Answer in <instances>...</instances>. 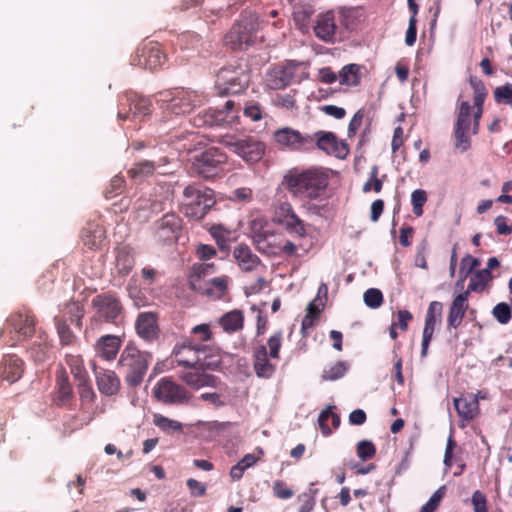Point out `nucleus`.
Instances as JSON below:
<instances>
[{"label":"nucleus","instance_id":"nucleus-8","mask_svg":"<svg viewBox=\"0 0 512 512\" xmlns=\"http://www.w3.org/2000/svg\"><path fill=\"white\" fill-rule=\"evenodd\" d=\"M227 155L216 147H211L195 156L192 172L204 179H212L225 171Z\"/></svg>","mask_w":512,"mask_h":512},{"label":"nucleus","instance_id":"nucleus-30","mask_svg":"<svg viewBox=\"0 0 512 512\" xmlns=\"http://www.w3.org/2000/svg\"><path fill=\"white\" fill-rule=\"evenodd\" d=\"M454 406L457 410L458 416L465 420H473L479 413L478 397L474 394H469L466 397L454 399Z\"/></svg>","mask_w":512,"mask_h":512},{"label":"nucleus","instance_id":"nucleus-20","mask_svg":"<svg viewBox=\"0 0 512 512\" xmlns=\"http://www.w3.org/2000/svg\"><path fill=\"white\" fill-rule=\"evenodd\" d=\"M36 320L28 309L19 310L9 316L7 327H11L19 336L31 337L35 332Z\"/></svg>","mask_w":512,"mask_h":512},{"label":"nucleus","instance_id":"nucleus-50","mask_svg":"<svg viewBox=\"0 0 512 512\" xmlns=\"http://www.w3.org/2000/svg\"><path fill=\"white\" fill-rule=\"evenodd\" d=\"M243 114L252 121H259L263 118L264 108L257 101H247L243 107Z\"/></svg>","mask_w":512,"mask_h":512},{"label":"nucleus","instance_id":"nucleus-11","mask_svg":"<svg viewBox=\"0 0 512 512\" xmlns=\"http://www.w3.org/2000/svg\"><path fill=\"white\" fill-rule=\"evenodd\" d=\"M273 139L283 150L311 151L314 149V137L312 135H303L298 130L290 127L276 130L273 134Z\"/></svg>","mask_w":512,"mask_h":512},{"label":"nucleus","instance_id":"nucleus-34","mask_svg":"<svg viewBox=\"0 0 512 512\" xmlns=\"http://www.w3.org/2000/svg\"><path fill=\"white\" fill-rule=\"evenodd\" d=\"M135 265V258L132 250L128 246L117 250L116 270L121 276H127Z\"/></svg>","mask_w":512,"mask_h":512},{"label":"nucleus","instance_id":"nucleus-54","mask_svg":"<svg viewBox=\"0 0 512 512\" xmlns=\"http://www.w3.org/2000/svg\"><path fill=\"white\" fill-rule=\"evenodd\" d=\"M283 334L281 331H276L267 340V346L269 348V357L271 359L280 358V349L282 346Z\"/></svg>","mask_w":512,"mask_h":512},{"label":"nucleus","instance_id":"nucleus-23","mask_svg":"<svg viewBox=\"0 0 512 512\" xmlns=\"http://www.w3.org/2000/svg\"><path fill=\"white\" fill-rule=\"evenodd\" d=\"M97 388L105 396L117 395L121 388V381L118 375L107 369L95 370Z\"/></svg>","mask_w":512,"mask_h":512},{"label":"nucleus","instance_id":"nucleus-49","mask_svg":"<svg viewBox=\"0 0 512 512\" xmlns=\"http://www.w3.org/2000/svg\"><path fill=\"white\" fill-rule=\"evenodd\" d=\"M376 446L370 440H361L357 443L356 453L358 458L365 462L376 455Z\"/></svg>","mask_w":512,"mask_h":512},{"label":"nucleus","instance_id":"nucleus-21","mask_svg":"<svg viewBox=\"0 0 512 512\" xmlns=\"http://www.w3.org/2000/svg\"><path fill=\"white\" fill-rule=\"evenodd\" d=\"M253 368L255 374L260 378L268 379L272 377L276 370L275 364L271 362L267 347L260 344L253 349Z\"/></svg>","mask_w":512,"mask_h":512},{"label":"nucleus","instance_id":"nucleus-17","mask_svg":"<svg viewBox=\"0 0 512 512\" xmlns=\"http://www.w3.org/2000/svg\"><path fill=\"white\" fill-rule=\"evenodd\" d=\"M312 137H314V148L326 154L343 159L349 153L348 145L344 141H339L333 132L318 131Z\"/></svg>","mask_w":512,"mask_h":512},{"label":"nucleus","instance_id":"nucleus-18","mask_svg":"<svg viewBox=\"0 0 512 512\" xmlns=\"http://www.w3.org/2000/svg\"><path fill=\"white\" fill-rule=\"evenodd\" d=\"M469 84L473 90V124H472V134L476 135L479 132L480 127V119L483 115V105L485 99L488 95L487 88L484 82L476 76H471L469 78Z\"/></svg>","mask_w":512,"mask_h":512},{"label":"nucleus","instance_id":"nucleus-57","mask_svg":"<svg viewBox=\"0 0 512 512\" xmlns=\"http://www.w3.org/2000/svg\"><path fill=\"white\" fill-rule=\"evenodd\" d=\"M363 298L365 304L372 309L379 308L384 300L382 292L377 288H369L366 290Z\"/></svg>","mask_w":512,"mask_h":512},{"label":"nucleus","instance_id":"nucleus-43","mask_svg":"<svg viewBox=\"0 0 512 512\" xmlns=\"http://www.w3.org/2000/svg\"><path fill=\"white\" fill-rule=\"evenodd\" d=\"M296 66L294 64H287L279 69L274 71L276 80L271 87L274 89L283 88L291 83V80L294 77V71Z\"/></svg>","mask_w":512,"mask_h":512},{"label":"nucleus","instance_id":"nucleus-38","mask_svg":"<svg viewBox=\"0 0 512 512\" xmlns=\"http://www.w3.org/2000/svg\"><path fill=\"white\" fill-rule=\"evenodd\" d=\"M491 280L492 274L488 269L479 270L471 275L468 289L465 292H468V297L470 292H482Z\"/></svg>","mask_w":512,"mask_h":512},{"label":"nucleus","instance_id":"nucleus-56","mask_svg":"<svg viewBox=\"0 0 512 512\" xmlns=\"http://www.w3.org/2000/svg\"><path fill=\"white\" fill-rule=\"evenodd\" d=\"M492 315L500 324H507L511 320L512 310L507 303L500 302L494 306Z\"/></svg>","mask_w":512,"mask_h":512},{"label":"nucleus","instance_id":"nucleus-2","mask_svg":"<svg viewBox=\"0 0 512 512\" xmlns=\"http://www.w3.org/2000/svg\"><path fill=\"white\" fill-rule=\"evenodd\" d=\"M173 357L178 366L192 370H215L221 364V358L216 349L204 344H192L190 341L176 345Z\"/></svg>","mask_w":512,"mask_h":512},{"label":"nucleus","instance_id":"nucleus-10","mask_svg":"<svg viewBox=\"0 0 512 512\" xmlns=\"http://www.w3.org/2000/svg\"><path fill=\"white\" fill-rule=\"evenodd\" d=\"M471 105L469 101L460 102L456 121L453 128L454 146L460 152H465L471 147Z\"/></svg>","mask_w":512,"mask_h":512},{"label":"nucleus","instance_id":"nucleus-41","mask_svg":"<svg viewBox=\"0 0 512 512\" xmlns=\"http://www.w3.org/2000/svg\"><path fill=\"white\" fill-rule=\"evenodd\" d=\"M295 211L288 200H278L273 204V223L280 225Z\"/></svg>","mask_w":512,"mask_h":512},{"label":"nucleus","instance_id":"nucleus-29","mask_svg":"<svg viewBox=\"0 0 512 512\" xmlns=\"http://www.w3.org/2000/svg\"><path fill=\"white\" fill-rule=\"evenodd\" d=\"M229 277L226 275L215 277L210 282L201 284V289H193L194 291L207 296L208 298L219 300L228 290Z\"/></svg>","mask_w":512,"mask_h":512},{"label":"nucleus","instance_id":"nucleus-64","mask_svg":"<svg viewBox=\"0 0 512 512\" xmlns=\"http://www.w3.org/2000/svg\"><path fill=\"white\" fill-rule=\"evenodd\" d=\"M297 500L300 503L298 512H310L315 506V499L308 492L299 494Z\"/></svg>","mask_w":512,"mask_h":512},{"label":"nucleus","instance_id":"nucleus-28","mask_svg":"<svg viewBox=\"0 0 512 512\" xmlns=\"http://www.w3.org/2000/svg\"><path fill=\"white\" fill-rule=\"evenodd\" d=\"M121 339L115 335H104L95 344L96 354L104 360H114L121 347Z\"/></svg>","mask_w":512,"mask_h":512},{"label":"nucleus","instance_id":"nucleus-61","mask_svg":"<svg viewBox=\"0 0 512 512\" xmlns=\"http://www.w3.org/2000/svg\"><path fill=\"white\" fill-rule=\"evenodd\" d=\"M471 502L474 512H488L487 498L480 490H476L472 494Z\"/></svg>","mask_w":512,"mask_h":512},{"label":"nucleus","instance_id":"nucleus-60","mask_svg":"<svg viewBox=\"0 0 512 512\" xmlns=\"http://www.w3.org/2000/svg\"><path fill=\"white\" fill-rule=\"evenodd\" d=\"M273 494L276 498L286 500L294 495V492L287 484L282 480H276L272 486Z\"/></svg>","mask_w":512,"mask_h":512},{"label":"nucleus","instance_id":"nucleus-13","mask_svg":"<svg viewBox=\"0 0 512 512\" xmlns=\"http://www.w3.org/2000/svg\"><path fill=\"white\" fill-rule=\"evenodd\" d=\"M155 398L165 404H184L187 403L191 394L180 384L170 378H161L153 389Z\"/></svg>","mask_w":512,"mask_h":512},{"label":"nucleus","instance_id":"nucleus-40","mask_svg":"<svg viewBox=\"0 0 512 512\" xmlns=\"http://www.w3.org/2000/svg\"><path fill=\"white\" fill-rule=\"evenodd\" d=\"M156 165H160L159 163L156 164L154 161L149 160H143L135 163L129 170L128 175L132 179H142L145 177H148L154 173Z\"/></svg>","mask_w":512,"mask_h":512},{"label":"nucleus","instance_id":"nucleus-42","mask_svg":"<svg viewBox=\"0 0 512 512\" xmlns=\"http://www.w3.org/2000/svg\"><path fill=\"white\" fill-rule=\"evenodd\" d=\"M229 37L239 46H249L253 43L252 33L247 29V26L242 23H237L232 27Z\"/></svg>","mask_w":512,"mask_h":512},{"label":"nucleus","instance_id":"nucleus-36","mask_svg":"<svg viewBox=\"0 0 512 512\" xmlns=\"http://www.w3.org/2000/svg\"><path fill=\"white\" fill-rule=\"evenodd\" d=\"M215 271L213 263H195L192 266L189 283L191 289H201L202 278Z\"/></svg>","mask_w":512,"mask_h":512},{"label":"nucleus","instance_id":"nucleus-48","mask_svg":"<svg viewBox=\"0 0 512 512\" xmlns=\"http://www.w3.org/2000/svg\"><path fill=\"white\" fill-rule=\"evenodd\" d=\"M153 422L159 429L165 432L182 431V424L180 422L169 419L161 414H155Z\"/></svg>","mask_w":512,"mask_h":512},{"label":"nucleus","instance_id":"nucleus-9","mask_svg":"<svg viewBox=\"0 0 512 512\" xmlns=\"http://www.w3.org/2000/svg\"><path fill=\"white\" fill-rule=\"evenodd\" d=\"M248 84L249 77L241 66H225L216 75L215 88L220 95L240 93Z\"/></svg>","mask_w":512,"mask_h":512},{"label":"nucleus","instance_id":"nucleus-51","mask_svg":"<svg viewBox=\"0 0 512 512\" xmlns=\"http://www.w3.org/2000/svg\"><path fill=\"white\" fill-rule=\"evenodd\" d=\"M347 371V366L345 362L338 361L331 367L324 369L322 374V379L324 381H335L344 376Z\"/></svg>","mask_w":512,"mask_h":512},{"label":"nucleus","instance_id":"nucleus-3","mask_svg":"<svg viewBox=\"0 0 512 512\" xmlns=\"http://www.w3.org/2000/svg\"><path fill=\"white\" fill-rule=\"evenodd\" d=\"M216 204L214 191L198 184L187 185L182 193L181 210L184 215L200 220Z\"/></svg>","mask_w":512,"mask_h":512},{"label":"nucleus","instance_id":"nucleus-12","mask_svg":"<svg viewBox=\"0 0 512 512\" xmlns=\"http://www.w3.org/2000/svg\"><path fill=\"white\" fill-rule=\"evenodd\" d=\"M182 230V219L174 212H168L154 224L153 236L159 244L176 242Z\"/></svg>","mask_w":512,"mask_h":512},{"label":"nucleus","instance_id":"nucleus-37","mask_svg":"<svg viewBox=\"0 0 512 512\" xmlns=\"http://www.w3.org/2000/svg\"><path fill=\"white\" fill-rule=\"evenodd\" d=\"M339 82L345 86H357L361 81L360 65L348 64L339 72Z\"/></svg>","mask_w":512,"mask_h":512},{"label":"nucleus","instance_id":"nucleus-32","mask_svg":"<svg viewBox=\"0 0 512 512\" xmlns=\"http://www.w3.org/2000/svg\"><path fill=\"white\" fill-rule=\"evenodd\" d=\"M179 378L190 388L198 390L205 386H215V378L201 370L186 371Z\"/></svg>","mask_w":512,"mask_h":512},{"label":"nucleus","instance_id":"nucleus-44","mask_svg":"<svg viewBox=\"0 0 512 512\" xmlns=\"http://www.w3.org/2000/svg\"><path fill=\"white\" fill-rule=\"evenodd\" d=\"M378 175H379L378 166L377 165L372 166L370 169V172H369V177L362 187V191L364 193H368L370 191H374L375 193L381 192V190L383 188V179L386 177V175H383L382 178H379Z\"/></svg>","mask_w":512,"mask_h":512},{"label":"nucleus","instance_id":"nucleus-19","mask_svg":"<svg viewBox=\"0 0 512 512\" xmlns=\"http://www.w3.org/2000/svg\"><path fill=\"white\" fill-rule=\"evenodd\" d=\"M443 306L438 301H432L429 304L426 317L425 324L423 329V338L421 344V356L425 357L428 352V347L430 341L433 337L434 330L438 321L441 320Z\"/></svg>","mask_w":512,"mask_h":512},{"label":"nucleus","instance_id":"nucleus-35","mask_svg":"<svg viewBox=\"0 0 512 512\" xmlns=\"http://www.w3.org/2000/svg\"><path fill=\"white\" fill-rule=\"evenodd\" d=\"M279 226L283 227L284 230L290 235L300 239L305 238L308 234V225L302 219H300V217L296 213L288 217Z\"/></svg>","mask_w":512,"mask_h":512},{"label":"nucleus","instance_id":"nucleus-62","mask_svg":"<svg viewBox=\"0 0 512 512\" xmlns=\"http://www.w3.org/2000/svg\"><path fill=\"white\" fill-rule=\"evenodd\" d=\"M365 117V110L363 108L356 111L348 125V136H355L357 131L360 129Z\"/></svg>","mask_w":512,"mask_h":512},{"label":"nucleus","instance_id":"nucleus-15","mask_svg":"<svg viewBox=\"0 0 512 512\" xmlns=\"http://www.w3.org/2000/svg\"><path fill=\"white\" fill-rule=\"evenodd\" d=\"M151 101L136 93H126L120 99L118 118L121 120L133 119L138 116L150 114Z\"/></svg>","mask_w":512,"mask_h":512},{"label":"nucleus","instance_id":"nucleus-47","mask_svg":"<svg viewBox=\"0 0 512 512\" xmlns=\"http://www.w3.org/2000/svg\"><path fill=\"white\" fill-rule=\"evenodd\" d=\"M66 309L70 322L81 329L82 319L85 314L84 306L77 301H72L66 305Z\"/></svg>","mask_w":512,"mask_h":512},{"label":"nucleus","instance_id":"nucleus-63","mask_svg":"<svg viewBox=\"0 0 512 512\" xmlns=\"http://www.w3.org/2000/svg\"><path fill=\"white\" fill-rule=\"evenodd\" d=\"M216 249L207 244H199L195 249V254L199 260L206 262L216 255Z\"/></svg>","mask_w":512,"mask_h":512},{"label":"nucleus","instance_id":"nucleus-16","mask_svg":"<svg viewBox=\"0 0 512 512\" xmlns=\"http://www.w3.org/2000/svg\"><path fill=\"white\" fill-rule=\"evenodd\" d=\"M221 142L246 162H256L264 154L263 145L251 138L235 140L233 137H224Z\"/></svg>","mask_w":512,"mask_h":512},{"label":"nucleus","instance_id":"nucleus-45","mask_svg":"<svg viewBox=\"0 0 512 512\" xmlns=\"http://www.w3.org/2000/svg\"><path fill=\"white\" fill-rule=\"evenodd\" d=\"M54 322L57 328V333L60 339V343L62 345H71L76 340V336L73 334L71 329L69 328L66 320L59 316L54 318Z\"/></svg>","mask_w":512,"mask_h":512},{"label":"nucleus","instance_id":"nucleus-59","mask_svg":"<svg viewBox=\"0 0 512 512\" xmlns=\"http://www.w3.org/2000/svg\"><path fill=\"white\" fill-rule=\"evenodd\" d=\"M125 185V180L121 176H114L111 180L109 185L105 188L104 196L107 199H111L114 196L120 194Z\"/></svg>","mask_w":512,"mask_h":512},{"label":"nucleus","instance_id":"nucleus-25","mask_svg":"<svg viewBox=\"0 0 512 512\" xmlns=\"http://www.w3.org/2000/svg\"><path fill=\"white\" fill-rule=\"evenodd\" d=\"M23 361L16 355H7L0 363V381H7L10 384L18 381L24 372Z\"/></svg>","mask_w":512,"mask_h":512},{"label":"nucleus","instance_id":"nucleus-53","mask_svg":"<svg viewBox=\"0 0 512 512\" xmlns=\"http://www.w3.org/2000/svg\"><path fill=\"white\" fill-rule=\"evenodd\" d=\"M210 234L215 239L220 250L226 251L229 248V232L221 225L210 228Z\"/></svg>","mask_w":512,"mask_h":512},{"label":"nucleus","instance_id":"nucleus-39","mask_svg":"<svg viewBox=\"0 0 512 512\" xmlns=\"http://www.w3.org/2000/svg\"><path fill=\"white\" fill-rule=\"evenodd\" d=\"M56 385L59 400L61 402L69 400L73 394V391L69 382L68 375L63 368H61L56 373Z\"/></svg>","mask_w":512,"mask_h":512},{"label":"nucleus","instance_id":"nucleus-58","mask_svg":"<svg viewBox=\"0 0 512 512\" xmlns=\"http://www.w3.org/2000/svg\"><path fill=\"white\" fill-rule=\"evenodd\" d=\"M479 265V260L471 255H466L460 263V281H464L468 275Z\"/></svg>","mask_w":512,"mask_h":512},{"label":"nucleus","instance_id":"nucleus-55","mask_svg":"<svg viewBox=\"0 0 512 512\" xmlns=\"http://www.w3.org/2000/svg\"><path fill=\"white\" fill-rule=\"evenodd\" d=\"M427 202V193L425 190L417 189L411 194V203L413 206V213L420 217L423 215V206Z\"/></svg>","mask_w":512,"mask_h":512},{"label":"nucleus","instance_id":"nucleus-4","mask_svg":"<svg viewBox=\"0 0 512 512\" xmlns=\"http://www.w3.org/2000/svg\"><path fill=\"white\" fill-rule=\"evenodd\" d=\"M152 355L128 344L122 351L118 365L124 370L125 382L130 387L139 386L146 375Z\"/></svg>","mask_w":512,"mask_h":512},{"label":"nucleus","instance_id":"nucleus-6","mask_svg":"<svg viewBox=\"0 0 512 512\" xmlns=\"http://www.w3.org/2000/svg\"><path fill=\"white\" fill-rule=\"evenodd\" d=\"M91 306L95 313L91 317V324L119 325L124 317V307L115 292H104L93 297Z\"/></svg>","mask_w":512,"mask_h":512},{"label":"nucleus","instance_id":"nucleus-26","mask_svg":"<svg viewBox=\"0 0 512 512\" xmlns=\"http://www.w3.org/2000/svg\"><path fill=\"white\" fill-rule=\"evenodd\" d=\"M336 31L337 25L332 12H327L317 17L314 25V32L317 38L324 42H333Z\"/></svg>","mask_w":512,"mask_h":512},{"label":"nucleus","instance_id":"nucleus-14","mask_svg":"<svg viewBox=\"0 0 512 512\" xmlns=\"http://www.w3.org/2000/svg\"><path fill=\"white\" fill-rule=\"evenodd\" d=\"M166 61V55L157 42H149L140 46L131 57V64L144 69L155 70Z\"/></svg>","mask_w":512,"mask_h":512},{"label":"nucleus","instance_id":"nucleus-52","mask_svg":"<svg viewBox=\"0 0 512 512\" xmlns=\"http://www.w3.org/2000/svg\"><path fill=\"white\" fill-rule=\"evenodd\" d=\"M494 99L498 104H507L512 108V84L506 83L493 91Z\"/></svg>","mask_w":512,"mask_h":512},{"label":"nucleus","instance_id":"nucleus-24","mask_svg":"<svg viewBox=\"0 0 512 512\" xmlns=\"http://www.w3.org/2000/svg\"><path fill=\"white\" fill-rule=\"evenodd\" d=\"M468 299V292H462L453 299L447 317V329L449 331L457 329L461 325L469 307Z\"/></svg>","mask_w":512,"mask_h":512},{"label":"nucleus","instance_id":"nucleus-46","mask_svg":"<svg viewBox=\"0 0 512 512\" xmlns=\"http://www.w3.org/2000/svg\"><path fill=\"white\" fill-rule=\"evenodd\" d=\"M65 361L74 377L85 382V375L87 373L82 358L79 355H66Z\"/></svg>","mask_w":512,"mask_h":512},{"label":"nucleus","instance_id":"nucleus-22","mask_svg":"<svg viewBox=\"0 0 512 512\" xmlns=\"http://www.w3.org/2000/svg\"><path fill=\"white\" fill-rule=\"evenodd\" d=\"M137 334L146 341H153L158 338L159 327L158 317L154 312H142L136 320Z\"/></svg>","mask_w":512,"mask_h":512},{"label":"nucleus","instance_id":"nucleus-1","mask_svg":"<svg viewBox=\"0 0 512 512\" xmlns=\"http://www.w3.org/2000/svg\"><path fill=\"white\" fill-rule=\"evenodd\" d=\"M283 184L293 197L312 200L318 198L326 189L328 176L319 168H294L285 174Z\"/></svg>","mask_w":512,"mask_h":512},{"label":"nucleus","instance_id":"nucleus-7","mask_svg":"<svg viewBox=\"0 0 512 512\" xmlns=\"http://www.w3.org/2000/svg\"><path fill=\"white\" fill-rule=\"evenodd\" d=\"M241 106L234 100H228L222 109L209 108L199 113L193 119L194 125L200 126H228L234 127L240 124L239 112Z\"/></svg>","mask_w":512,"mask_h":512},{"label":"nucleus","instance_id":"nucleus-33","mask_svg":"<svg viewBox=\"0 0 512 512\" xmlns=\"http://www.w3.org/2000/svg\"><path fill=\"white\" fill-rule=\"evenodd\" d=\"M218 324L228 334L238 332L244 327V313L238 309L229 311L219 318Z\"/></svg>","mask_w":512,"mask_h":512},{"label":"nucleus","instance_id":"nucleus-27","mask_svg":"<svg viewBox=\"0 0 512 512\" xmlns=\"http://www.w3.org/2000/svg\"><path fill=\"white\" fill-rule=\"evenodd\" d=\"M81 241L89 250H98L105 239V230L103 226L95 222H87L81 230Z\"/></svg>","mask_w":512,"mask_h":512},{"label":"nucleus","instance_id":"nucleus-5","mask_svg":"<svg viewBox=\"0 0 512 512\" xmlns=\"http://www.w3.org/2000/svg\"><path fill=\"white\" fill-rule=\"evenodd\" d=\"M204 100L202 94L185 88H174L157 94L161 107L175 115L190 113L195 107L202 105Z\"/></svg>","mask_w":512,"mask_h":512},{"label":"nucleus","instance_id":"nucleus-31","mask_svg":"<svg viewBox=\"0 0 512 512\" xmlns=\"http://www.w3.org/2000/svg\"><path fill=\"white\" fill-rule=\"evenodd\" d=\"M233 256L240 269L244 272L253 271L260 263V258L245 244H239L234 248Z\"/></svg>","mask_w":512,"mask_h":512}]
</instances>
